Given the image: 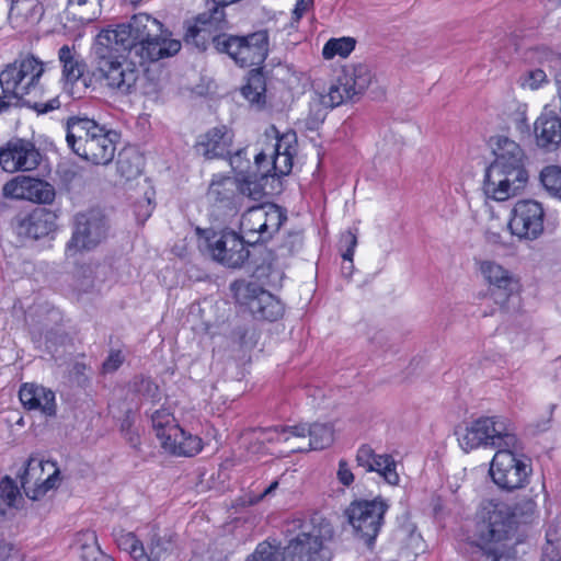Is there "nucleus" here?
<instances>
[{
	"label": "nucleus",
	"mask_w": 561,
	"mask_h": 561,
	"mask_svg": "<svg viewBox=\"0 0 561 561\" xmlns=\"http://www.w3.org/2000/svg\"><path fill=\"white\" fill-rule=\"evenodd\" d=\"M337 479L343 485L346 486H348L354 481V474L351 471L348 463L343 459L339 462Z\"/></svg>",
	"instance_id": "60"
},
{
	"label": "nucleus",
	"mask_w": 561,
	"mask_h": 561,
	"mask_svg": "<svg viewBox=\"0 0 561 561\" xmlns=\"http://www.w3.org/2000/svg\"><path fill=\"white\" fill-rule=\"evenodd\" d=\"M512 548H501L492 550H483L485 561H510L512 558Z\"/></svg>",
	"instance_id": "57"
},
{
	"label": "nucleus",
	"mask_w": 561,
	"mask_h": 561,
	"mask_svg": "<svg viewBox=\"0 0 561 561\" xmlns=\"http://www.w3.org/2000/svg\"><path fill=\"white\" fill-rule=\"evenodd\" d=\"M78 540L81 542L82 554L94 556V550H101L98 545L96 534L92 530L80 533Z\"/></svg>",
	"instance_id": "52"
},
{
	"label": "nucleus",
	"mask_w": 561,
	"mask_h": 561,
	"mask_svg": "<svg viewBox=\"0 0 561 561\" xmlns=\"http://www.w3.org/2000/svg\"><path fill=\"white\" fill-rule=\"evenodd\" d=\"M134 390L148 399H156L158 396V386L150 379L145 377H136L134 380Z\"/></svg>",
	"instance_id": "49"
},
{
	"label": "nucleus",
	"mask_w": 561,
	"mask_h": 561,
	"mask_svg": "<svg viewBox=\"0 0 561 561\" xmlns=\"http://www.w3.org/2000/svg\"><path fill=\"white\" fill-rule=\"evenodd\" d=\"M262 434H275L276 443L286 445L293 438H307V424L261 428Z\"/></svg>",
	"instance_id": "40"
},
{
	"label": "nucleus",
	"mask_w": 561,
	"mask_h": 561,
	"mask_svg": "<svg viewBox=\"0 0 561 561\" xmlns=\"http://www.w3.org/2000/svg\"><path fill=\"white\" fill-rule=\"evenodd\" d=\"M145 548L148 561H164L171 548V542L167 537H162L152 530Z\"/></svg>",
	"instance_id": "38"
},
{
	"label": "nucleus",
	"mask_w": 561,
	"mask_h": 561,
	"mask_svg": "<svg viewBox=\"0 0 561 561\" xmlns=\"http://www.w3.org/2000/svg\"><path fill=\"white\" fill-rule=\"evenodd\" d=\"M265 82L261 73H253L249 77L247 84L242 88V95L252 104L261 106L265 103Z\"/></svg>",
	"instance_id": "37"
},
{
	"label": "nucleus",
	"mask_w": 561,
	"mask_h": 561,
	"mask_svg": "<svg viewBox=\"0 0 561 561\" xmlns=\"http://www.w3.org/2000/svg\"><path fill=\"white\" fill-rule=\"evenodd\" d=\"M25 102L32 106L34 110H36L38 113H48L49 111L54 110V108H57L59 107V102L57 100H51L47 103H37V102H34L32 104V101L31 100H25Z\"/></svg>",
	"instance_id": "64"
},
{
	"label": "nucleus",
	"mask_w": 561,
	"mask_h": 561,
	"mask_svg": "<svg viewBox=\"0 0 561 561\" xmlns=\"http://www.w3.org/2000/svg\"><path fill=\"white\" fill-rule=\"evenodd\" d=\"M516 128L524 133L529 130V125L527 123V105L518 104L516 107V112L513 117Z\"/></svg>",
	"instance_id": "56"
},
{
	"label": "nucleus",
	"mask_w": 561,
	"mask_h": 561,
	"mask_svg": "<svg viewBox=\"0 0 561 561\" xmlns=\"http://www.w3.org/2000/svg\"><path fill=\"white\" fill-rule=\"evenodd\" d=\"M231 168L241 175L248 173L250 169V159L247 156V149H239L232 156H229Z\"/></svg>",
	"instance_id": "50"
},
{
	"label": "nucleus",
	"mask_w": 561,
	"mask_h": 561,
	"mask_svg": "<svg viewBox=\"0 0 561 561\" xmlns=\"http://www.w3.org/2000/svg\"><path fill=\"white\" fill-rule=\"evenodd\" d=\"M58 58L62 65V78L70 94L75 95L72 90L75 85L81 84L83 90L89 87L88 79L84 77L85 62L75 50V47L64 45L59 48Z\"/></svg>",
	"instance_id": "23"
},
{
	"label": "nucleus",
	"mask_w": 561,
	"mask_h": 561,
	"mask_svg": "<svg viewBox=\"0 0 561 561\" xmlns=\"http://www.w3.org/2000/svg\"><path fill=\"white\" fill-rule=\"evenodd\" d=\"M39 160V151L27 140H11L0 150V165L5 172L34 170Z\"/></svg>",
	"instance_id": "18"
},
{
	"label": "nucleus",
	"mask_w": 561,
	"mask_h": 561,
	"mask_svg": "<svg viewBox=\"0 0 561 561\" xmlns=\"http://www.w3.org/2000/svg\"><path fill=\"white\" fill-rule=\"evenodd\" d=\"M310 450L309 443L306 438H293L290 443L285 445L284 453H302Z\"/></svg>",
	"instance_id": "61"
},
{
	"label": "nucleus",
	"mask_w": 561,
	"mask_h": 561,
	"mask_svg": "<svg viewBox=\"0 0 561 561\" xmlns=\"http://www.w3.org/2000/svg\"><path fill=\"white\" fill-rule=\"evenodd\" d=\"M161 447L175 456L193 457L202 450L203 442L197 435H193L178 425L170 428Z\"/></svg>",
	"instance_id": "27"
},
{
	"label": "nucleus",
	"mask_w": 561,
	"mask_h": 561,
	"mask_svg": "<svg viewBox=\"0 0 561 561\" xmlns=\"http://www.w3.org/2000/svg\"><path fill=\"white\" fill-rule=\"evenodd\" d=\"M43 13L38 0H11L8 21L12 28L22 33L37 24Z\"/></svg>",
	"instance_id": "25"
},
{
	"label": "nucleus",
	"mask_w": 561,
	"mask_h": 561,
	"mask_svg": "<svg viewBox=\"0 0 561 561\" xmlns=\"http://www.w3.org/2000/svg\"><path fill=\"white\" fill-rule=\"evenodd\" d=\"M357 245V229L347 230L342 233L340 239V249L344 261L353 263L354 250Z\"/></svg>",
	"instance_id": "46"
},
{
	"label": "nucleus",
	"mask_w": 561,
	"mask_h": 561,
	"mask_svg": "<svg viewBox=\"0 0 561 561\" xmlns=\"http://www.w3.org/2000/svg\"><path fill=\"white\" fill-rule=\"evenodd\" d=\"M20 491L14 481L4 477L0 481V515H4L7 510L14 506Z\"/></svg>",
	"instance_id": "44"
},
{
	"label": "nucleus",
	"mask_w": 561,
	"mask_h": 561,
	"mask_svg": "<svg viewBox=\"0 0 561 561\" xmlns=\"http://www.w3.org/2000/svg\"><path fill=\"white\" fill-rule=\"evenodd\" d=\"M98 36H104L129 54L134 51L142 61H158L181 49V42L169 38L162 23L147 13L135 14L128 23L103 30Z\"/></svg>",
	"instance_id": "2"
},
{
	"label": "nucleus",
	"mask_w": 561,
	"mask_h": 561,
	"mask_svg": "<svg viewBox=\"0 0 561 561\" xmlns=\"http://www.w3.org/2000/svg\"><path fill=\"white\" fill-rule=\"evenodd\" d=\"M536 503L533 500H526L520 504H516L512 507V511L517 512L516 520L519 522V518H527L531 516L535 512Z\"/></svg>",
	"instance_id": "58"
},
{
	"label": "nucleus",
	"mask_w": 561,
	"mask_h": 561,
	"mask_svg": "<svg viewBox=\"0 0 561 561\" xmlns=\"http://www.w3.org/2000/svg\"><path fill=\"white\" fill-rule=\"evenodd\" d=\"M376 455L377 454H375L371 447L367 445L360 446L356 454L357 466L368 471V469L371 468V462L375 459Z\"/></svg>",
	"instance_id": "55"
},
{
	"label": "nucleus",
	"mask_w": 561,
	"mask_h": 561,
	"mask_svg": "<svg viewBox=\"0 0 561 561\" xmlns=\"http://www.w3.org/2000/svg\"><path fill=\"white\" fill-rule=\"evenodd\" d=\"M217 38H226V36L213 37L207 33L205 27L194 23V25L187 28L184 41L187 45H192L199 50H205L210 42L217 49Z\"/></svg>",
	"instance_id": "39"
},
{
	"label": "nucleus",
	"mask_w": 561,
	"mask_h": 561,
	"mask_svg": "<svg viewBox=\"0 0 561 561\" xmlns=\"http://www.w3.org/2000/svg\"><path fill=\"white\" fill-rule=\"evenodd\" d=\"M373 79L370 68L365 64L344 67L327 94L321 96V103L331 108L336 107L354 96L362 94Z\"/></svg>",
	"instance_id": "12"
},
{
	"label": "nucleus",
	"mask_w": 561,
	"mask_h": 561,
	"mask_svg": "<svg viewBox=\"0 0 561 561\" xmlns=\"http://www.w3.org/2000/svg\"><path fill=\"white\" fill-rule=\"evenodd\" d=\"M286 220L285 210L275 204L250 207L241 216V237L248 244L267 242Z\"/></svg>",
	"instance_id": "8"
},
{
	"label": "nucleus",
	"mask_w": 561,
	"mask_h": 561,
	"mask_svg": "<svg viewBox=\"0 0 561 561\" xmlns=\"http://www.w3.org/2000/svg\"><path fill=\"white\" fill-rule=\"evenodd\" d=\"M278 548L264 541L257 545L254 552L250 554L245 561H278Z\"/></svg>",
	"instance_id": "45"
},
{
	"label": "nucleus",
	"mask_w": 561,
	"mask_h": 561,
	"mask_svg": "<svg viewBox=\"0 0 561 561\" xmlns=\"http://www.w3.org/2000/svg\"><path fill=\"white\" fill-rule=\"evenodd\" d=\"M125 360V356L119 350H112L103 362L102 369L105 374H112L116 371Z\"/></svg>",
	"instance_id": "54"
},
{
	"label": "nucleus",
	"mask_w": 561,
	"mask_h": 561,
	"mask_svg": "<svg viewBox=\"0 0 561 561\" xmlns=\"http://www.w3.org/2000/svg\"><path fill=\"white\" fill-rule=\"evenodd\" d=\"M543 208L535 201H519L513 208L510 228L513 234L529 240L543 231Z\"/></svg>",
	"instance_id": "16"
},
{
	"label": "nucleus",
	"mask_w": 561,
	"mask_h": 561,
	"mask_svg": "<svg viewBox=\"0 0 561 561\" xmlns=\"http://www.w3.org/2000/svg\"><path fill=\"white\" fill-rule=\"evenodd\" d=\"M151 422L153 431L156 432V436L160 440V444L162 443V440L167 439V436L170 433V428L173 426H178L174 416L168 409L156 410L151 414Z\"/></svg>",
	"instance_id": "41"
},
{
	"label": "nucleus",
	"mask_w": 561,
	"mask_h": 561,
	"mask_svg": "<svg viewBox=\"0 0 561 561\" xmlns=\"http://www.w3.org/2000/svg\"><path fill=\"white\" fill-rule=\"evenodd\" d=\"M144 167V158L136 150L128 149L119 153L117 160V172L127 181L137 178Z\"/></svg>",
	"instance_id": "32"
},
{
	"label": "nucleus",
	"mask_w": 561,
	"mask_h": 561,
	"mask_svg": "<svg viewBox=\"0 0 561 561\" xmlns=\"http://www.w3.org/2000/svg\"><path fill=\"white\" fill-rule=\"evenodd\" d=\"M293 152L294 148L290 144H286L284 152L277 157H272L263 161V171H261V178L267 179L280 178L287 175L293 168Z\"/></svg>",
	"instance_id": "31"
},
{
	"label": "nucleus",
	"mask_w": 561,
	"mask_h": 561,
	"mask_svg": "<svg viewBox=\"0 0 561 561\" xmlns=\"http://www.w3.org/2000/svg\"><path fill=\"white\" fill-rule=\"evenodd\" d=\"M367 472H378L391 485H396L399 482L396 462L389 455H376L371 462V468Z\"/></svg>",
	"instance_id": "36"
},
{
	"label": "nucleus",
	"mask_w": 561,
	"mask_h": 561,
	"mask_svg": "<svg viewBox=\"0 0 561 561\" xmlns=\"http://www.w3.org/2000/svg\"><path fill=\"white\" fill-rule=\"evenodd\" d=\"M458 442L466 453L481 446L497 449L491 462L490 474L501 489H519L526 482L530 469L513 453L518 439L514 425L506 419L480 417L459 434Z\"/></svg>",
	"instance_id": "1"
},
{
	"label": "nucleus",
	"mask_w": 561,
	"mask_h": 561,
	"mask_svg": "<svg viewBox=\"0 0 561 561\" xmlns=\"http://www.w3.org/2000/svg\"><path fill=\"white\" fill-rule=\"evenodd\" d=\"M126 54V50L110 43V39L96 35L92 46L95 73L104 87L119 95L135 92L140 78L139 67Z\"/></svg>",
	"instance_id": "5"
},
{
	"label": "nucleus",
	"mask_w": 561,
	"mask_h": 561,
	"mask_svg": "<svg viewBox=\"0 0 561 561\" xmlns=\"http://www.w3.org/2000/svg\"><path fill=\"white\" fill-rule=\"evenodd\" d=\"M517 512L503 502H486L479 513L476 537L482 550L512 548L517 531Z\"/></svg>",
	"instance_id": "6"
},
{
	"label": "nucleus",
	"mask_w": 561,
	"mask_h": 561,
	"mask_svg": "<svg viewBox=\"0 0 561 561\" xmlns=\"http://www.w3.org/2000/svg\"><path fill=\"white\" fill-rule=\"evenodd\" d=\"M22 404L28 410L39 411L46 416L56 414L55 393L43 386L25 383L19 392Z\"/></svg>",
	"instance_id": "28"
},
{
	"label": "nucleus",
	"mask_w": 561,
	"mask_h": 561,
	"mask_svg": "<svg viewBox=\"0 0 561 561\" xmlns=\"http://www.w3.org/2000/svg\"><path fill=\"white\" fill-rule=\"evenodd\" d=\"M233 142V131L227 126H216L202 135L196 144V148L207 159L225 158L230 153V147Z\"/></svg>",
	"instance_id": "22"
},
{
	"label": "nucleus",
	"mask_w": 561,
	"mask_h": 561,
	"mask_svg": "<svg viewBox=\"0 0 561 561\" xmlns=\"http://www.w3.org/2000/svg\"><path fill=\"white\" fill-rule=\"evenodd\" d=\"M319 531L300 533L285 547L283 561H331V550L324 546Z\"/></svg>",
	"instance_id": "17"
},
{
	"label": "nucleus",
	"mask_w": 561,
	"mask_h": 561,
	"mask_svg": "<svg viewBox=\"0 0 561 561\" xmlns=\"http://www.w3.org/2000/svg\"><path fill=\"white\" fill-rule=\"evenodd\" d=\"M554 57V53L546 46L534 47L527 51V59L533 62L545 64L551 61Z\"/></svg>",
	"instance_id": "53"
},
{
	"label": "nucleus",
	"mask_w": 561,
	"mask_h": 561,
	"mask_svg": "<svg viewBox=\"0 0 561 561\" xmlns=\"http://www.w3.org/2000/svg\"><path fill=\"white\" fill-rule=\"evenodd\" d=\"M302 247V234L300 232H289L283 240L279 250L282 254H294Z\"/></svg>",
	"instance_id": "51"
},
{
	"label": "nucleus",
	"mask_w": 561,
	"mask_h": 561,
	"mask_svg": "<svg viewBox=\"0 0 561 561\" xmlns=\"http://www.w3.org/2000/svg\"><path fill=\"white\" fill-rule=\"evenodd\" d=\"M307 436H309L310 450L324 449L331 446L334 440L333 428L328 424L321 423L307 425Z\"/></svg>",
	"instance_id": "33"
},
{
	"label": "nucleus",
	"mask_w": 561,
	"mask_h": 561,
	"mask_svg": "<svg viewBox=\"0 0 561 561\" xmlns=\"http://www.w3.org/2000/svg\"><path fill=\"white\" fill-rule=\"evenodd\" d=\"M217 51L227 53L241 67L260 66L268 53L267 31L261 30L247 36L229 35L217 38Z\"/></svg>",
	"instance_id": "10"
},
{
	"label": "nucleus",
	"mask_w": 561,
	"mask_h": 561,
	"mask_svg": "<svg viewBox=\"0 0 561 561\" xmlns=\"http://www.w3.org/2000/svg\"><path fill=\"white\" fill-rule=\"evenodd\" d=\"M56 216L45 209L37 208L30 214L20 215L14 219V229L19 237L37 240L55 230Z\"/></svg>",
	"instance_id": "21"
},
{
	"label": "nucleus",
	"mask_w": 561,
	"mask_h": 561,
	"mask_svg": "<svg viewBox=\"0 0 561 561\" xmlns=\"http://www.w3.org/2000/svg\"><path fill=\"white\" fill-rule=\"evenodd\" d=\"M493 153L494 161L485 170L483 192L488 198L504 202L517 195L527 182L525 154L517 142L504 136L497 137Z\"/></svg>",
	"instance_id": "3"
},
{
	"label": "nucleus",
	"mask_w": 561,
	"mask_h": 561,
	"mask_svg": "<svg viewBox=\"0 0 561 561\" xmlns=\"http://www.w3.org/2000/svg\"><path fill=\"white\" fill-rule=\"evenodd\" d=\"M295 140V135H283L277 139L276 144L273 147V151L271 154H267V158L277 157L284 152V148L286 144H290Z\"/></svg>",
	"instance_id": "63"
},
{
	"label": "nucleus",
	"mask_w": 561,
	"mask_h": 561,
	"mask_svg": "<svg viewBox=\"0 0 561 561\" xmlns=\"http://www.w3.org/2000/svg\"><path fill=\"white\" fill-rule=\"evenodd\" d=\"M536 145L546 151L556 150L561 144V118L553 113H542L534 123Z\"/></svg>",
	"instance_id": "24"
},
{
	"label": "nucleus",
	"mask_w": 561,
	"mask_h": 561,
	"mask_svg": "<svg viewBox=\"0 0 561 561\" xmlns=\"http://www.w3.org/2000/svg\"><path fill=\"white\" fill-rule=\"evenodd\" d=\"M46 465L54 467L50 462H46ZM45 463L43 460L31 458L27 461L24 473L21 476V485L27 497L38 500L47 491L55 488L59 473L58 470L54 469L46 478L43 477Z\"/></svg>",
	"instance_id": "20"
},
{
	"label": "nucleus",
	"mask_w": 561,
	"mask_h": 561,
	"mask_svg": "<svg viewBox=\"0 0 561 561\" xmlns=\"http://www.w3.org/2000/svg\"><path fill=\"white\" fill-rule=\"evenodd\" d=\"M479 271L489 285L491 298L501 308L505 307L510 298L518 293L519 279L502 264L493 260H483L479 262Z\"/></svg>",
	"instance_id": "15"
},
{
	"label": "nucleus",
	"mask_w": 561,
	"mask_h": 561,
	"mask_svg": "<svg viewBox=\"0 0 561 561\" xmlns=\"http://www.w3.org/2000/svg\"><path fill=\"white\" fill-rule=\"evenodd\" d=\"M108 230L107 218L100 209L77 214L73 218L72 236L66 245L67 255L95 249L106 240Z\"/></svg>",
	"instance_id": "9"
},
{
	"label": "nucleus",
	"mask_w": 561,
	"mask_h": 561,
	"mask_svg": "<svg viewBox=\"0 0 561 561\" xmlns=\"http://www.w3.org/2000/svg\"><path fill=\"white\" fill-rule=\"evenodd\" d=\"M355 48V39L351 37L331 38L323 47L322 55L325 59H331L339 55L346 57Z\"/></svg>",
	"instance_id": "43"
},
{
	"label": "nucleus",
	"mask_w": 561,
	"mask_h": 561,
	"mask_svg": "<svg viewBox=\"0 0 561 561\" xmlns=\"http://www.w3.org/2000/svg\"><path fill=\"white\" fill-rule=\"evenodd\" d=\"M389 505L381 497L354 501L346 510L348 523L357 537L371 545L379 534Z\"/></svg>",
	"instance_id": "13"
},
{
	"label": "nucleus",
	"mask_w": 561,
	"mask_h": 561,
	"mask_svg": "<svg viewBox=\"0 0 561 561\" xmlns=\"http://www.w3.org/2000/svg\"><path fill=\"white\" fill-rule=\"evenodd\" d=\"M402 533L407 536L405 545L407 548L412 551L413 554L424 550V542L421 534L415 530L413 525H407L402 528Z\"/></svg>",
	"instance_id": "48"
},
{
	"label": "nucleus",
	"mask_w": 561,
	"mask_h": 561,
	"mask_svg": "<svg viewBox=\"0 0 561 561\" xmlns=\"http://www.w3.org/2000/svg\"><path fill=\"white\" fill-rule=\"evenodd\" d=\"M68 147L82 160L108 165L115 158L118 134L89 117L71 116L66 122Z\"/></svg>",
	"instance_id": "4"
},
{
	"label": "nucleus",
	"mask_w": 561,
	"mask_h": 561,
	"mask_svg": "<svg viewBox=\"0 0 561 561\" xmlns=\"http://www.w3.org/2000/svg\"><path fill=\"white\" fill-rule=\"evenodd\" d=\"M238 178L217 175L209 184L207 198L218 207L236 209L240 203Z\"/></svg>",
	"instance_id": "26"
},
{
	"label": "nucleus",
	"mask_w": 561,
	"mask_h": 561,
	"mask_svg": "<svg viewBox=\"0 0 561 561\" xmlns=\"http://www.w3.org/2000/svg\"><path fill=\"white\" fill-rule=\"evenodd\" d=\"M547 81V75L546 72L538 68L534 70H529L525 72L519 78V83L523 88H527L530 90L538 89L543 82Z\"/></svg>",
	"instance_id": "47"
},
{
	"label": "nucleus",
	"mask_w": 561,
	"mask_h": 561,
	"mask_svg": "<svg viewBox=\"0 0 561 561\" xmlns=\"http://www.w3.org/2000/svg\"><path fill=\"white\" fill-rule=\"evenodd\" d=\"M153 210V205L149 196H146L144 201L139 202L135 207V214L138 219L146 220L150 217Z\"/></svg>",
	"instance_id": "59"
},
{
	"label": "nucleus",
	"mask_w": 561,
	"mask_h": 561,
	"mask_svg": "<svg viewBox=\"0 0 561 561\" xmlns=\"http://www.w3.org/2000/svg\"><path fill=\"white\" fill-rule=\"evenodd\" d=\"M541 561H561V553L557 546L550 541L542 548Z\"/></svg>",
	"instance_id": "62"
},
{
	"label": "nucleus",
	"mask_w": 561,
	"mask_h": 561,
	"mask_svg": "<svg viewBox=\"0 0 561 561\" xmlns=\"http://www.w3.org/2000/svg\"><path fill=\"white\" fill-rule=\"evenodd\" d=\"M540 182L550 195L561 198V167H545L540 172Z\"/></svg>",
	"instance_id": "42"
},
{
	"label": "nucleus",
	"mask_w": 561,
	"mask_h": 561,
	"mask_svg": "<svg viewBox=\"0 0 561 561\" xmlns=\"http://www.w3.org/2000/svg\"><path fill=\"white\" fill-rule=\"evenodd\" d=\"M114 539L118 548L128 551L135 561H148L145 546L133 533L118 530L114 533Z\"/></svg>",
	"instance_id": "34"
},
{
	"label": "nucleus",
	"mask_w": 561,
	"mask_h": 561,
	"mask_svg": "<svg viewBox=\"0 0 561 561\" xmlns=\"http://www.w3.org/2000/svg\"><path fill=\"white\" fill-rule=\"evenodd\" d=\"M3 195L15 199L49 204L55 198V190L43 180L19 175L4 184Z\"/></svg>",
	"instance_id": "19"
},
{
	"label": "nucleus",
	"mask_w": 561,
	"mask_h": 561,
	"mask_svg": "<svg viewBox=\"0 0 561 561\" xmlns=\"http://www.w3.org/2000/svg\"><path fill=\"white\" fill-rule=\"evenodd\" d=\"M244 239L234 231L211 232L205 239V250L222 265L231 268L241 267L249 257Z\"/></svg>",
	"instance_id": "14"
},
{
	"label": "nucleus",
	"mask_w": 561,
	"mask_h": 561,
	"mask_svg": "<svg viewBox=\"0 0 561 561\" xmlns=\"http://www.w3.org/2000/svg\"><path fill=\"white\" fill-rule=\"evenodd\" d=\"M230 289L237 302L245 306L255 319L275 321L283 316V304L259 284L238 279Z\"/></svg>",
	"instance_id": "11"
},
{
	"label": "nucleus",
	"mask_w": 561,
	"mask_h": 561,
	"mask_svg": "<svg viewBox=\"0 0 561 561\" xmlns=\"http://www.w3.org/2000/svg\"><path fill=\"white\" fill-rule=\"evenodd\" d=\"M266 159L265 152H259L254 156V164L257 172H248L241 176H238L240 188L239 197L247 196L252 201H260L264 197V184L263 181L266 179L261 178V171H263V161Z\"/></svg>",
	"instance_id": "29"
},
{
	"label": "nucleus",
	"mask_w": 561,
	"mask_h": 561,
	"mask_svg": "<svg viewBox=\"0 0 561 561\" xmlns=\"http://www.w3.org/2000/svg\"><path fill=\"white\" fill-rule=\"evenodd\" d=\"M43 72V62L32 55L8 65L0 72L3 98L25 100L31 95L37 96L42 90L39 79Z\"/></svg>",
	"instance_id": "7"
},
{
	"label": "nucleus",
	"mask_w": 561,
	"mask_h": 561,
	"mask_svg": "<svg viewBox=\"0 0 561 561\" xmlns=\"http://www.w3.org/2000/svg\"><path fill=\"white\" fill-rule=\"evenodd\" d=\"M225 7L221 4H215L208 9V11L198 14L195 23L207 30V33L213 36H227L221 32L228 27V21L226 20Z\"/></svg>",
	"instance_id": "30"
},
{
	"label": "nucleus",
	"mask_w": 561,
	"mask_h": 561,
	"mask_svg": "<svg viewBox=\"0 0 561 561\" xmlns=\"http://www.w3.org/2000/svg\"><path fill=\"white\" fill-rule=\"evenodd\" d=\"M102 0H68V10L79 14L82 22H92L101 15Z\"/></svg>",
	"instance_id": "35"
}]
</instances>
